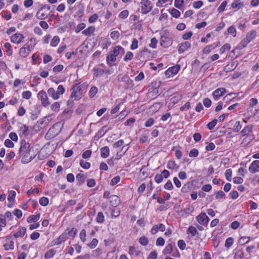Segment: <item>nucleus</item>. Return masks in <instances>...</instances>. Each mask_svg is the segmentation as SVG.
I'll list each match as a JSON object with an SVG mask.
<instances>
[{
	"mask_svg": "<svg viewBox=\"0 0 259 259\" xmlns=\"http://www.w3.org/2000/svg\"><path fill=\"white\" fill-rule=\"evenodd\" d=\"M33 151L32 147L24 140L21 141L20 147L19 149L18 155L19 157H22L21 162L22 163L27 164L31 161L35 157L34 153L32 154Z\"/></svg>",
	"mask_w": 259,
	"mask_h": 259,
	"instance_id": "f257e3e1",
	"label": "nucleus"
},
{
	"mask_svg": "<svg viewBox=\"0 0 259 259\" xmlns=\"http://www.w3.org/2000/svg\"><path fill=\"white\" fill-rule=\"evenodd\" d=\"M124 53V49L123 48L120 46H116L113 50L110 52V55L107 56L106 61L107 64L110 65L112 62L116 61L117 56L119 54L123 55Z\"/></svg>",
	"mask_w": 259,
	"mask_h": 259,
	"instance_id": "f03ea898",
	"label": "nucleus"
},
{
	"mask_svg": "<svg viewBox=\"0 0 259 259\" xmlns=\"http://www.w3.org/2000/svg\"><path fill=\"white\" fill-rule=\"evenodd\" d=\"M142 5L141 11L143 14H147L149 13L153 9V5L149 0H141Z\"/></svg>",
	"mask_w": 259,
	"mask_h": 259,
	"instance_id": "7ed1b4c3",
	"label": "nucleus"
},
{
	"mask_svg": "<svg viewBox=\"0 0 259 259\" xmlns=\"http://www.w3.org/2000/svg\"><path fill=\"white\" fill-rule=\"evenodd\" d=\"M38 98L40 100L42 106L45 107H48L50 102L49 101V99L47 93L44 91H40L37 94Z\"/></svg>",
	"mask_w": 259,
	"mask_h": 259,
	"instance_id": "20e7f679",
	"label": "nucleus"
},
{
	"mask_svg": "<svg viewBox=\"0 0 259 259\" xmlns=\"http://www.w3.org/2000/svg\"><path fill=\"white\" fill-rule=\"evenodd\" d=\"M72 92L71 94L70 97H74L75 100H78L81 98L82 96L81 89L79 86L74 85L71 89Z\"/></svg>",
	"mask_w": 259,
	"mask_h": 259,
	"instance_id": "39448f33",
	"label": "nucleus"
},
{
	"mask_svg": "<svg viewBox=\"0 0 259 259\" xmlns=\"http://www.w3.org/2000/svg\"><path fill=\"white\" fill-rule=\"evenodd\" d=\"M67 239L66 231L62 233L59 237L52 241V246L58 245L64 242Z\"/></svg>",
	"mask_w": 259,
	"mask_h": 259,
	"instance_id": "423d86ee",
	"label": "nucleus"
},
{
	"mask_svg": "<svg viewBox=\"0 0 259 259\" xmlns=\"http://www.w3.org/2000/svg\"><path fill=\"white\" fill-rule=\"evenodd\" d=\"M120 80L124 82V87L126 90L131 89L134 85L133 80L131 79L130 77L127 75L122 76Z\"/></svg>",
	"mask_w": 259,
	"mask_h": 259,
	"instance_id": "0eeeda50",
	"label": "nucleus"
},
{
	"mask_svg": "<svg viewBox=\"0 0 259 259\" xmlns=\"http://www.w3.org/2000/svg\"><path fill=\"white\" fill-rule=\"evenodd\" d=\"M196 220L200 225L204 226H206L209 221V218L204 212L201 213L197 216Z\"/></svg>",
	"mask_w": 259,
	"mask_h": 259,
	"instance_id": "6e6552de",
	"label": "nucleus"
},
{
	"mask_svg": "<svg viewBox=\"0 0 259 259\" xmlns=\"http://www.w3.org/2000/svg\"><path fill=\"white\" fill-rule=\"evenodd\" d=\"M226 92L225 88H219L216 89L212 93V96L215 100H218L222 97Z\"/></svg>",
	"mask_w": 259,
	"mask_h": 259,
	"instance_id": "1a4fd4ad",
	"label": "nucleus"
},
{
	"mask_svg": "<svg viewBox=\"0 0 259 259\" xmlns=\"http://www.w3.org/2000/svg\"><path fill=\"white\" fill-rule=\"evenodd\" d=\"M248 170L251 174L259 172V160H255L252 162L249 166Z\"/></svg>",
	"mask_w": 259,
	"mask_h": 259,
	"instance_id": "9d476101",
	"label": "nucleus"
},
{
	"mask_svg": "<svg viewBox=\"0 0 259 259\" xmlns=\"http://www.w3.org/2000/svg\"><path fill=\"white\" fill-rule=\"evenodd\" d=\"M180 69V66L179 65H175L167 69L165 72V74L168 76H173L177 74Z\"/></svg>",
	"mask_w": 259,
	"mask_h": 259,
	"instance_id": "9b49d317",
	"label": "nucleus"
},
{
	"mask_svg": "<svg viewBox=\"0 0 259 259\" xmlns=\"http://www.w3.org/2000/svg\"><path fill=\"white\" fill-rule=\"evenodd\" d=\"M160 44L163 48H167L171 45L172 40L170 38L165 35H161Z\"/></svg>",
	"mask_w": 259,
	"mask_h": 259,
	"instance_id": "f8f14e48",
	"label": "nucleus"
},
{
	"mask_svg": "<svg viewBox=\"0 0 259 259\" xmlns=\"http://www.w3.org/2000/svg\"><path fill=\"white\" fill-rule=\"evenodd\" d=\"M24 38V36L22 34L16 33L11 36V40L14 43L20 44L23 42Z\"/></svg>",
	"mask_w": 259,
	"mask_h": 259,
	"instance_id": "ddd939ff",
	"label": "nucleus"
},
{
	"mask_svg": "<svg viewBox=\"0 0 259 259\" xmlns=\"http://www.w3.org/2000/svg\"><path fill=\"white\" fill-rule=\"evenodd\" d=\"M191 47V44L188 41L181 43L179 45L178 52L180 54L187 51Z\"/></svg>",
	"mask_w": 259,
	"mask_h": 259,
	"instance_id": "4468645a",
	"label": "nucleus"
},
{
	"mask_svg": "<svg viewBox=\"0 0 259 259\" xmlns=\"http://www.w3.org/2000/svg\"><path fill=\"white\" fill-rule=\"evenodd\" d=\"M111 205L112 206L116 207L120 203V199L117 195H112L110 197L109 199Z\"/></svg>",
	"mask_w": 259,
	"mask_h": 259,
	"instance_id": "2eb2a0df",
	"label": "nucleus"
},
{
	"mask_svg": "<svg viewBox=\"0 0 259 259\" xmlns=\"http://www.w3.org/2000/svg\"><path fill=\"white\" fill-rule=\"evenodd\" d=\"M244 257V251L242 248H236L234 250V259H242Z\"/></svg>",
	"mask_w": 259,
	"mask_h": 259,
	"instance_id": "dca6fc26",
	"label": "nucleus"
},
{
	"mask_svg": "<svg viewBox=\"0 0 259 259\" xmlns=\"http://www.w3.org/2000/svg\"><path fill=\"white\" fill-rule=\"evenodd\" d=\"M48 93L49 95L52 97L54 100H57L60 97L59 94L53 88H50L48 89Z\"/></svg>",
	"mask_w": 259,
	"mask_h": 259,
	"instance_id": "f3484780",
	"label": "nucleus"
},
{
	"mask_svg": "<svg viewBox=\"0 0 259 259\" xmlns=\"http://www.w3.org/2000/svg\"><path fill=\"white\" fill-rule=\"evenodd\" d=\"M30 53L29 46H27V47H22L19 51V54L22 57L25 58Z\"/></svg>",
	"mask_w": 259,
	"mask_h": 259,
	"instance_id": "a211bd4d",
	"label": "nucleus"
},
{
	"mask_svg": "<svg viewBox=\"0 0 259 259\" xmlns=\"http://www.w3.org/2000/svg\"><path fill=\"white\" fill-rule=\"evenodd\" d=\"M232 8L239 10L244 7V4L241 1V0H235L231 4Z\"/></svg>",
	"mask_w": 259,
	"mask_h": 259,
	"instance_id": "6ab92c4d",
	"label": "nucleus"
},
{
	"mask_svg": "<svg viewBox=\"0 0 259 259\" xmlns=\"http://www.w3.org/2000/svg\"><path fill=\"white\" fill-rule=\"evenodd\" d=\"M109 148L108 146H105L101 148V156L102 158H105L108 157L109 155Z\"/></svg>",
	"mask_w": 259,
	"mask_h": 259,
	"instance_id": "aec40b11",
	"label": "nucleus"
},
{
	"mask_svg": "<svg viewBox=\"0 0 259 259\" xmlns=\"http://www.w3.org/2000/svg\"><path fill=\"white\" fill-rule=\"evenodd\" d=\"M46 6L42 7L39 11L36 13V17L40 20H43L47 17V14L46 13L42 12Z\"/></svg>",
	"mask_w": 259,
	"mask_h": 259,
	"instance_id": "412c9836",
	"label": "nucleus"
},
{
	"mask_svg": "<svg viewBox=\"0 0 259 259\" xmlns=\"http://www.w3.org/2000/svg\"><path fill=\"white\" fill-rule=\"evenodd\" d=\"M34 110L31 112V118L32 120L35 119L37 117V115L40 113V107L39 105H36L34 107Z\"/></svg>",
	"mask_w": 259,
	"mask_h": 259,
	"instance_id": "4be33fe9",
	"label": "nucleus"
},
{
	"mask_svg": "<svg viewBox=\"0 0 259 259\" xmlns=\"http://www.w3.org/2000/svg\"><path fill=\"white\" fill-rule=\"evenodd\" d=\"M174 246V245L171 243L167 244L165 247L163 249L162 253L164 254L171 253V252L172 251Z\"/></svg>",
	"mask_w": 259,
	"mask_h": 259,
	"instance_id": "5701e85b",
	"label": "nucleus"
},
{
	"mask_svg": "<svg viewBox=\"0 0 259 259\" xmlns=\"http://www.w3.org/2000/svg\"><path fill=\"white\" fill-rule=\"evenodd\" d=\"M95 30V27L94 26H91L89 27L87 29L83 30L82 31V33L85 36H89L91 35L94 33Z\"/></svg>",
	"mask_w": 259,
	"mask_h": 259,
	"instance_id": "b1692460",
	"label": "nucleus"
},
{
	"mask_svg": "<svg viewBox=\"0 0 259 259\" xmlns=\"http://www.w3.org/2000/svg\"><path fill=\"white\" fill-rule=\"evenodd\" d=\"M252 126L251 125H248L246 126L241 131V134L242 136H245L246 135H248L250 133L252 132Z\"/></svg>",
	"mask_w": 259,
	"mask_h": 259,
	"instance_id": "393cba45",
	"label": "nucleus"
},
{
	"mask_svg": "<svg viewBox=\"0 0 259 259\" xmlns=\"http://www.w3.org/2000/svg\"><path fill=\"white\" fill-rule=\"evenodd\" d=\"M40 217V214L38 213L36 215H30L27 219V221L28 223H30L31 222H37Z\"/></svg>",
	"mask_w": 259,
	"mask_h": 259,
	"instance_id": "a878e982",
	"label": "nucleus"
},
{
	"mask_svg": "<svg viewBox=\"0 0 259 259\" xmlns=\"http://www.w3.org/2000/svg\"><path fill=\"white\" fill-rule=\"evenodd\" d=\"M256 35V32L255 30H252L248 32L246 34L245 38L250 42Z\"/></svg>",
	"mask_w": 259,
	"mask_h": 259,
	"instance_id": "bb28decb",
	"label": "nucleus"
},
{
	"mask_svg": "<svg viewBox=\"0 0 259 259\" xmlns=\"http://www.w3.org/2000/svg\"><path fill=\"white\" fill-rule=\"evenodd\" d=\"M140 251L136 249L134 246H130L128 253L131 255L138 256L140 254Z\"/></svg>",
	"mask_w": 259,
	"mask_h": 259,
	"instance_id": "cd10ccee",
	"label": "nucleus"
},
{
	"mask_svg": "<svg viewBox=\"0 0 259 259\" xmlns=\"http://www.w3.org/2000/svg\"><path fill=\"white\" fill-rule=\"evenodd\" d=\"M150 53V52L148 51V50L145 48L144 49H143L139 55H138L139 59L140 60H144L146 58L145 56L147 55Z\"/></svg>",
	"mask_w": 259,
	"mask_h": 259,
	"instance_id": "c85d7f7f",
	"label": "nucleus"
},
{
	"mask_svg": "<svg viewBox=\"0 0 259 259\" xmlns=\"http://www.w3.org/2000/svg\"><path fill=\"white\" fill-rule=\"evenodd\" d=\"M93 71L94 72V75L96 77H98L101 76L105 72V70L104 69H101V68H98H98H94V69H93Z\"/></svg>",
	"mask_w": 259,
	"mask_h": 259,
	"instance_id": "c756f323",
	"label": "nucleus"
},
{
	"mask_svg": "<svg viewBox=\"0 0 259 259\" xmlns=\"http://www.w3.org/2000/svg\"><path fill=\"white\" fill-rule=\"evenodd\" d=\"M56 251L54 249H51L48 250L45 254V259H49L54 256V255L56 254Z\"/></svg>",
	"mask_w": 259,
	"mask_h": 259,
	"instance_id": "7c9ffc66",
	"label": "nucleus"
},
{
	"mask_svg": "<svg viewBox=\"0 0 259 259\" xmlns=\"http://www.w3.org/2000/svg\"><path fill=\"white\" fill-rule=\"evenodd\" d=\"M26 230L25 227H22L19 231L14 234V237L16 238L23 237L25 234Z\"/></svg>",
	"mask_w": 259,
	"mask_h": 259,
	"instance_id": "2f4dec72",
	"label": "nucleus"
},
{
	"mask_svg": "<svg viewBox=\"0 0 259 259\" xmlns=\"http://www.w3.org/2000/svg\"><path fill=\"white\" fill-rule=\"evenodd\" d=\"M97 223L102 224L105 221V217L102 212H99L96 218Z\"/></svg>",
	"mask_w": 259,
	"mask_h": 259,
	"instance_id": "473e14b6",
	"label": "nucleus"
},
{
	"mask_svg": "<svg viewBox=\"0 0 259 259\" xmlns=\"http://www.w3.org/2000/svg\"><path fill=\"white\" fill-rule=\"evenodd\" d=\"M187 234H190L191 236L193 237L198 234V232L195 227L191 226L187 230Z\"/></svg>",
	"mask_w": 259,
	"mask_h": 259,
	"instance_id": "72a5a7b5",
	"label": "nucleus"
},
{
	"mask_svg": "<svg viewBox=\"0 0 259 259\" xmlns=\"http://www.w3.org/2000/svg\"><path fill=\"white\" fill-rule=\"evenodd\" d=\"M231 49V46L229 44H226L224 46H223L220 50V53L221 54H224L226 51H229Z\"/></svg>",
	"mask_w": 259,
	"mask_h": 259,
	"instance_id": "f704fd0d",
	"label": "nucleus"
},
{
	"mask_svg": "<svg viewBox=\"0 0 259 259\" xmlns=\"http://www.w3.org/2000/svg\"><path fill=\"white\" fill-rule=\"evenodd\" d=\"M166 167L167 168L170 169H174L176 167H178V166L176 164V162L174 160H169L167 163Z\"/></svg>",
	"mask_w": 259,
	"mask_h": 259,
	"instance_id": "c9c22d12",
	"label": "nucleus"
},
{
	"mask_svg": "<svg viewBox=\"0 0 259 259\" xmlns=\"http://www.w3.org/2000/svg\"><path fill=\"white\" fill-rule=\"evenodd\" d=\"M60 42V38L58 36H55L52 38L51 41V46L52 47H56L59 42Z\"/></svg>",
	"mask_w": 259,
	"mask_h": 259,
	"instance_id": "e433bc0d",
	"label": "nucleus"
},
{
	"mask_svg": "<svg viewBox=\"0 0 259 259\" xmlns=\"http://www.w3.org/2000/svg\"><path fill=\"white\" fill-rule=\"evenodd\" d=\"M234 243V239L232 237H228L225 241V246L226 248H230Z\"/></svg>",
	"mask_w": 259,
	"mask_h": 259,
	"instance_id": "4c0bfd02",
	"label": "nucleus"
},
{
	"mask_svg": "<svg viewBox=\"0 0 259 259\" xmlns=\"http://www.w3.org/2000/svg\"><path fill=\"white\" fill-rule=\"evenodd\" d=\"M80 165L84 169H89L90 167L91 164L89 162L84 161L83 160H80L79 161Z\"/></svg>",
	"mask_w": 259,
	"mask_h": 259,
	"instance_id": "58836bf2",
	"label": "nucleus"
},
{
	"mask_svg": "<svg viewBox=\"0 0 259 259\" xmlns=\"http://www.w3.org/2000/svg\"><path fill=\"white\" fill-rule=\"evenodd\" d=\"M134 57V54L132 52L128 51L126 53L125 56L123 58V60L125 62L128 61H130L133 59Z\"/></svg>",
	"mask_w": 259,
	"mask_h": 259,
	"instance_id": "ea45409f",
	"label": "nucleus"
},
{
	"mask_svg": "<svg viewBox=\"0 0 259 259\" xmlns=\"http://www.w3.org/2000/svg\"><path fill=\"white\" fill-rule=\"evenodd\" d=\"M49 199L46 197H41L39 201V204L43 206H46L49 204Z\"/></svg>",
	"mask_w": 259,
	"mask_h": 259,
	"instance_id": "a19ab883",
	"label": "nucleus"
},
{
	"mask_svg": "<svg viewBox=\"0 0 259 259\" xmlns=\"http://www.w3.org/2000/svg\"><path fill=\"white\" fill-rule=\"evenodd\" d=\"M98 92V89L96 87H92L90 90L89 92V96L91 98L94 97L95 95Z\"/></svg>",
	"mask_w": 259,
	"mask_h": 259,
	"instance_id": "79ce46f5",
	"label": "nucleus"
},
{
	"mask_svg": "<svg viewBox=\"0 0 259 259\" xmlns=\"http://www.w3.org/2000/svg\"><path fill=\"white\" fill-rule=\"evenodd\" d=\"M250 237H242L239 240V243L241 245H244L249 242Z\"/></svg>",
	"mask_w": 259,
	"mask_h": 259,
	"instance_id": "37998d69",
	"label": "nucleus"
},
{
	"mask_svg": "<svg viewBox=\"0 0 259 259\" xmlns=\"http://www.w3.org/2000/svg\"><path fill=\"white\" fill-rule=\"evenodd\" d=\"M4 47L6 49H7V53L9 56H11L12 55L13 51L11 49V45L9 42H6L5 44Z\"/></svg>",
	"mask_w": 259,
	"mask_h": 259,
	"instance_id": "c03bdc74",
	"label": "nucleus"
},
{
	"mask_svg": "<svg viewBox=\"0 0 259 259\" xmlns=\"http://www.w3.org/2000/svg\"><path fill=\"white\" fill-rule=\"evenodd\" d=\"M86 231L84 229H82L79 233V238L81 241L84 242L86 241Z\"/></svg>",
	"mask_w": 259,
	"mask_h": 259,
	"instance_id": "a18cd8bd",
	"label": "nucleus"
},
{
	"mask_svg": "<svg viewBox=\"0 0 259 259\" xmlns=\"http://www.w3.org/2000/svg\"><path fill=\"white\" fill-rule=\"evenodd\" d=\"M228 33L231 34L234 37L236 36V29L234 26H230L228 30H227Z\"/></svg>",
	"mask_w": 259,
	"mask_h": 259,
	"instance_id": "49530a36",
	"label": "nucleus"
},
{
	"mask_svg": "<svg viewBox=\"0 0 259 259\" xmlns=\"http://www.w3.org/2000/svg\"><path fill=\"white\" fill-rule=\"evenodd\" d=\"M217 121V119H214L211 121L209 122L207 125V128L210 130H212L216 125Z\"/></svg>",
	"mask_w": 259,
	"mask_h": 259,
	"instance_id": "de8ad7c7",
	"label": "nucleus"
},
{
	"mask_svg": "<svg viewBox=\"0 0 259 259\" xmlns=\"http://www.w3.org/2000/svg\"><path fill=\"white\" fill-rule=\"evenodd\" d=\"M212 45L206 46L203 50V53L205 54H209L212 49H214Z\"/></svg>",
	"mask_w": 259,
	"mask_h": 259,
	"instance_id": "09e8293b",
	"label": "nucleus"
},
{
	"mask_svg": "<svg viewBox=\"0 0 259 259\" xmlns=\"http://www.w3.org/2000/svg\"><path fill=\"white\" fill-rule=\"evenodd\" d=\"M76 230H74V228H72L71 229L69 230L68 232L66 231L67 238H68L69 237L74 238L76 234Z\"/></svg>",
	"mask_w": 259,
	"mask_h": 259,
	"instance_id": "8fccbe9b",
	"label": "nucleus"
},
{
	"mask_svg": "<svg viewBox=\"0 0 259 259\" xmlns=\"http://www.w3.org/2000/svg\"><path fill=\"white\" fill-rule=\"evenodd\" d=\"M199 154V151L197 149L194 148L192 149L189 153V156L190 157H196Z\"/></svg>",
	"mask_w": 259,
	"mask_h": 259,
	"instance_id": "3c124183",
	"label": "nucleus"
},
{
	"mask_svg": "<svg viewBox=\"0 0 259 259\" xmlns=\"http://www.w3.org/2000/svg\"><path fill=\"white\" fill-rule=\"evenodd\" d=\"M232 171L231 169H228L225 171V177L228 181H231L232 180Z\"/></svg>",
	"mask_w": 259,
	"mask_h": 259,
	"instance_id": "603ef678",
	"label": "nucleus"
},
{
	"mask_svg": "<svg viewBox=\"0 0 259 259\" xmlns=\"http://www.w3.org/2000/svg\"><path fill=\"white\" fill-rule=\"evenodd\" d=\"M16 193L15 191H14V190L10 191L9 192V195H8V200L9 201H14L15 197L16 196Z\"/></svg>",
	"mask_w": 259,
	"mask_h": 259,
	"instance_id": "864d4df0",
	"label": "nucleus"
},
{
	"mask_svg": "<svg viewBox=\"0 0 259 259\" xmlns=\"http://www.w3.org/2000/svg\"><path fill=\"white\" fill-rule=\"evenodd\" d=\"M170 13L172 17L176 18H179L181 14L180 11L175 8L171 9Z\"/></svg>",
	"mask_w": 259,
	"mask_h": 259,
	"instance_id": "5fc2aeb1",
	"label": "nucleus"
},
{
	"mask_svg": "<svg viewBox=\"0 0 259 259\" xmlns=\"http://www.w3.org/2000/svg\"><path fill=\"white\" fill-rule=\"evenodd\" d=\"M111 38L113 39H117L120 36V33L118 31H112L110 33Z\"/></svg>",
	"mask_w": 259,
	"mask_h": 259,
	"instance_id": "6e6d98bb",
	"label": "nucleus"
},
{
	"mask_svg": "<svg viewBox=\"0 0 259 259\" xmlns=\"http://www.w3.org/2000/svg\"><path fill=\"white\" fill-rule=\"evenodd\" d=\"M178 246L181 250H183L186 248V244L184 240H179L178 242Z\"/></svg>",
	"mask_w": 259,
	"mask_h": 259,
	"instance_id": "4d7b16f0",
	"label": "nucleus"
},
{
	"mask_svg": "<svg viewBox=\"0 0 259 259\" xmlns=\"http://www.w3.org/2000/svg\"><path fill=\"white\" fill-rule=\"evenodd\" d=\"M22 97L24 99L28 100L31 97L32 93L30 91H27L23 92L22 93Z\"/></svg>",
	"mask_w": 259,
	"mask_h": 259,
	"instance_id": "13d9d810",
	"label": "nucleus"
},
{
	"mask_svg": "<svg viewBox=\"0 0 259 259\" xmlns=\"http://www.w3.org/2000/svg\"><path fill=\"white\" fill-rule=\"evenodd\" d=\"M242 127L241 125V123L239 121H237L233 126V130L235 132H239Z\"/></svg>",
	"mask_w": 259,
	"mask_h": 259,
	"instance_id": "bf43d9fd",
	"label": "nucleus"
},
{
	"mask_svg": "<svg viewBox=\"0 0 259 259\" xmlns=\"http://www.w3.org/2000/svg\"><path fill=\"white\" fill-rule=\"evenodd\" d=\"M76 180L79 184H82L84 181V176L82 174H78L76 176Z\"/></svg>",
	"mask_w": 259,
	"mask_h": 259,
	"instance_id": "052dcab7",
	"label": "nucleus"
},
{
	"mask_svg": "<svg viewBox=\"0 0 259 259\" xmlns=\"http://www.w3.org/2000/svg\"><path fill=\"white\" fill-rule=\"evenodd\" d=\"M138 40L136 38H134L130 48L131 50H136L138 48Z\"/></svg>",
	"mask_w": 259,
	"mask_h": 259,
	"instance_id": "680f3d73",
	"label": "nucleus"
},
{
	"mask_svg": "<svg viewBox=\"0 0 259 259\" xmlns=\"http://www.w3.org/2000/svg\"><path fill=\"white\" fill-rule=\"evenodd\" d=\"M139 242L141 245L146 246L148 243V238L144 236L141 237L139 239Z\"/></svg>",
	"mask_w": 259,
	"mask_h": 259,
	"instance_id": "e2e57ef3",
	"label": "nucleus"
},
{
	"mask_svg": "<svg viewBox=\"0 0 259 259\" xmlns=\"http://www.w3.org/2000/svg\"><path fill=\"white\" fill-rule=\"evenodd\" d=\"M60 105L59 102H55L51 105V109L54 111L58 112L59 110Z\"/></svg>",
	"mask_w": 259,
	"mask_h": 259,
	"instance_id": "0e129e2a",
	"label": "nucleus"
},
{
	"mask_svg": "<svg viewBox=\"0 0 259 259\" xmlns=\"http://www.w3.org/2000/svg\"><path fill=\"white\" fill-rule=\"evenodd\" d=\"M129 12L128 10H125L121 11L119 14V17L121 19H124L127 17Z\"/></svg>",
	"mask_w": 259,
	"mask_h": 259,
	"instance_id": "69168bd1",
	"label": "nucleus"
},
{
	"mask_svg": "<svg viewBox=\"0 0 259 259\" xmlns=\"http://www.w3.org/2000/svg\"><path fill=\"white\" fill-rule=\"evenodd\" d=\"M120 180V177L119 176H117L114 177L110 182V185L114 186L117 184Z\"/></svg>",
	"mask_w": 259,
	"mask_h": 259,
	"instance_id": "338daca9",
	"label": "nucleus"
},
{
	"mask_svg": "<svg viewBox=\"0 0 259 259\" xmlns=\"http://www.w3.org/2000/svg\"><path fill=\"white\" fill-rule=\"evenodd\" d=\"M157 253L156 250L152 251L149 254L147 259H156Z\"/></svg>",
	"mask_w": 259,
	"mask_h": 259,
	"instance_id": "774afa93",
	"label": "nucleus"
}]
</instances>
